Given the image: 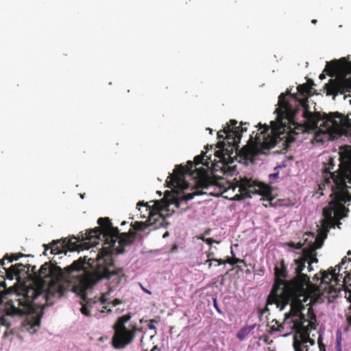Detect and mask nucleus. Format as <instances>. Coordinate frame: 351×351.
Instances as JSON below:
<instances>
[{"instance_id": "obj_1", "label": "nucleus", "mask_w": 351, "mask_h": 351, "mask_svg": "<svg viewBox=\"0 0 351 351\" xmlns=\"http://www.w3.org/2000/svg\"><path fill=\"white\" fill-rule=\"evenodd\" d=\"M97 270L85 272L77 284H73L70 280L75 271L84 269L86 256L80 257L74 261L71 265L62 269L60 266L51 262L45 263L40 269L35 273V286H29L23 289L22 293L14 291L10 293V298L6 301L8 314L15 315H27L23 322V327L32 332L40 326V318L35 315L37 310L45 305L51 306L67 292L81 291L91 287L99 280L106 276V273L101 264L106 261L99 258Z\"/></svg>"}, {"instance_id": "obj_2", "label": "nucleus", "mask_w": 351, "mask_h": 351, "mask_svg": "<svg viewBox=\"0 0 351 351\" xmlns=\"http://www.w3.org/2000/svg\"><path fill=\"white\" fill-rule=\"evenodd\" d=\"M298 93L303 98L300 99L296 94H289V99L281 93L278 97V107L276 109V121L271 122V126L279 130L284 140L282 145L287 151L297 136L308 130H315L320 124V130L326 132L327 125L325 123V112H312L308 105V97L313 95V88L309 84H303L297 87Z\"/></svg>"}, {"instance_id": "obj_3", "label": "nucleus", "mask_w": 351, "mask_h": 351, "mask_svg": "<svg viewBox=\"0 0 351 351\" xmlns=\"http://www.w3.org/2000/svg\"><path fill=\"white\" fill-rule=\"evenodd\" d=\"M237 121L231 119L227 123L226 126L217 132V138L227 140V143L224 141H219L217 144L219 150L215 152V156L221 159L231 161L234 158L239 156L241 158L246 160H252L254 157L260 154H264V150H269L279 143L283 142L281 134L279 130L275 127L269 128L267 125H261L259 123V129L264 128V130L260 133H257L254 138L252 135L250 136L247 144L239 149V143L241 141L239 128L235 127ZM282 147L284 146L282 145Z\"/></svg>"}, {"instance_id": "obj_4", "label": "nucleus", "mask_w": 351, "mask_h": 351, "mask_svg": "<svg viewBox=\"0 0 351 351\" xmlns=\"http://www.w3.org/2000/svg\"><path fill=\"white\" fill-rule=\"evenodd\" d=\"M338 169L334 170L335 167V159L330 157L328 162L324 163L322 169V181L319 184V190L322 191L327 185L330 188L332 199L328 205L324 208L322 215L328 221L333 217L341 219L343 213L346 210L345 204L351 199L348 189L351 186V148L348 147L339 153Z\"/></svg>"}, {"instance_id": "obj_5", "label": "nucleus", "mask_w": 351, "mask_h": 351, "mask_svg": "<svg viewBox=\"0 0 351 351\" xmlns=\"http://www.w3.org/2000/svg\"><path fill=\"white\" fill-rule=\"evenodd\" d=\"M97 223L99 225L93 229L88 230V234L85 236V239L93 240V244L96 245L99 243L98 240L101 239L102 236L104 241L102 249L97 254L95 258H86L87 265L93 267L95 263V269L97 270L100 265L98 259L103 258L106 261L101 264V267L105 269L104 273H106V276L104 279H110L114 277V285H118L121 283V278L125 276L123 273V269L117 267L114 263V259L110 255V248L113 247L117 241V235L119 234V230L117 227H114L110 219L108 217H100L97 220Z\"/></svg>"}, {"instance_id": "obj_6", "label": "nucleus", "mask_w": 351, "mask_h": 351, "mask_svg": "<svg viewBox=\"0 0 351 351\" xmlns=\"http://www.w3.org/2000/svg\"><path fill=\"white\" fill-rule=\"evenodd\" d=\"M324 71L332 78L325 84L324 89L327 96L335 97L338 95L351 93V60L350 56L339 60L326 62Z\"/></svg>"}, {"instance_id": "obj_7", "label": "nucleus", "mask_w": 351, "mask_h": 351, "mask_svg": "<svg viewBox=\"0 0 351 351\" xmlns=\"http://www.w3.org/2000/svg\"><path fill=\"white\" fill-rule=\"evenodd\" d=\"M204 155H198L194 158L193 162L189 160L184 166L182 165H177L173 172L167 178V186L171 189L176 187L181 189H187L189 184L185 180V176L189 175L193 179L197 180V188L208 189L209 186L213 184V182L208 176L206 169L202 167L199 168L195 167L194 170L192 169L194 166L201 164L208 167L209 162L208 161L204 162Z\"/></svg>"}, {"instance_id": "obj_8", "label": "nucleus", "mask_w": 351, "mask_h": 351, "mask_svg": "<svg viewBox=\"0 0 351 351\" xmlns=\"http://www.w3.org/2000/svg\"><path fill=\"white\" fill-rule=\"evenodd\" d=\"M171 204H175L176 208H179L180 202L178 200L168 201L167 199H162L160 201L156 200L154 202L153 208H151L148 205V203H144L143 202H139L137 204V206H143L145 207V213H148L147 219L143 221H135L131 223V226L133 228L134 231H144L145 228L149 226L156 223L158 218L163 217L164 214L162 212L169 211V206Z\"/></svg>"}, {"instance_id": "obj_9", "label": "nucleus", "mask_w": 351, "mask_h": 351, "mask_svg": "<svg viewBox=\"0 0 351 351\" xmlns=\"http://www.w3.org/2000/svg\"><path fill=\"white\" fill-rule=\"evenodd\" d=\"M301 282L295 284L296 280H290L293 282V286H291L290 291L291 296H293V301L290 311L285 314V322L289 318H293L295 315H304L302 311L304 309L306 303L310 298V295L307 291V287L310 283L309 277L302 276Z\"/></svg>"}, {"instance_id": "obj_10", "label": "nucleus", "mask_w": 351, "mask_h": 351, "mask_svg": "<svg viewBox=\"0 0 351 351\" xmlns=\"http://www.w3.org/2000/svg\"><path fill=\"white\" fill-rule=\"evenodd\" d=\"M131 319L130 313L118 317L113 326L114 330L112 337V345L115 349H123L130 344L135 338L136 332L141 331L136 324L131 325V329H128L125 324Z\"/></svg>"}, {"instance_id": "obj_11", "label": "nucleus", "mask_w": 351, "mask_h": 351, "mask_svg": "<svg viewBox=\"0 0 351 351\" xmlns=\"http://www.w3.org/2000/svg\"><path fill=\"white\" fill-rule=\"evenodd\" d=\"M234 186L239 189L240 194L235 195L232 200L240 201L247 197H251V194L259 193L268 197L271 195V190L267 186H262L252 179L239 177L234 179Z\"/></svg>"}, {"instance_id": "obj_12", "label": "nucleus", "mask_w": 351, "mask_h": 351, "mask_svg": "<svg viewBox=\"0 0 351 351\" xmlns=\"http://www.w3.org/2000/svg\"><path fill=\"white\" fill-rule=\"evenodd\" d=\"M325 123L327 134L330 135H346L351 136V119L349 114L345 116L338 112L325 114Z\"/></svg>"}, {"instance_id": "obj_13", "label": "nucleus", "mask_w": 351, "mask_h": 351, "mask_svg": "<svg viewBox=\"0 0 351 351\" xmlns=\"http://www.w3.org/2000/svg\"><path fill=\"white\" fill-rule=\"evenodd\" d=\"M278 286H273L267 297V304H275L280 311H283L287 304H292L293 296L289 287L293 286V282H289L285 288L278 289Z\"/></svg>"}, {"instance_id": "obj_14", "label": "nucleus", "mask_w": 351, "mask_h": 351, "mask_svg": "<svg viewBox=\"0 0 351 351\" xmlns=\"http://www.w3.org/2000/svg\"><path fill=\"white\" fill-rule=\"evenodd\" d=\"M88 234V231L85 233L82 232L77 237H73L75 241H72L71 239H63L64 246L65 247L66 251L69 250L70 252H80L84 250H88L90 247L93 246H95V244H93V240L90 241L89 239H85V236Z\"/></svg>"}, {"instance_id": "obj_15", "label": "nucleus", "mask_w": 351, "mask_h": 351, "mask_svg": "<svg viewBox=\"0 0 351 351\" xmlns=\"http://www.w3.org/2000/svg\"><path fill=\"white\" fill-rule=\"evenodd\" d=\"M137 237V233L132 230L128 232H120L117 235L118 246L116 244L113 247L110 248V255L112 257V253L116 252L117 254H122L125 252L124 247L133 244Z\"/></svg>"}, {"instance_id": "obj_16", "label": "nucleus", "mask_w": 351, "mask_h": 351, "mask_svg": "<svg viewBox=\"0 0 351 351\" xmlns=\"http://www.w3.org/2000/svg\"><path fill=\"white\" fill-rule=\"evenodd\" d=\"M320 283L326 284L329 289L330 292H334V289H337L340 285V274L336 273V267H330L327 271H320Z\"/></svg>"}, {"instance_id": "obj_17", "label": "nucleus", "mask_w": 351, "mask_h": 351, "mask_svg": "<svg viewBox=\"0 0 351 351\" xmlns=\"http://www.w3.org/2000/svg\"><path fill=\"white\" fill-rule=\"evenodd\" d=\"M274 275L275 281L273 286L278 285V289L285 288L287 284L290 282L285 280L288 277V270L283 258L275 265Z\"/></svg>"}, {"instance_id": "obj_18", "label": "nucleus", "mask_w": 351, "mask_h": 351, "mask_svg": "<svg viewBox=\"0 0 351 351\" xmlns=\"http://www.w3.org/2000/svg\"><path fill=\"white\" fill-rule=\"evenodd\" d=\"M30 265H23L22 263H16L12 265L8 269H6L5 277L6 279L12 280L16 278L19 280L22 276L29 273Z\"/></svg>"}, {"instance_id": "obj_19", "label": "nucleus", "mask_w": 351, "mask_h": 351, "mask_svg": "<svg viewBox=\"0 0 351 351\" xmlns=\"http://www.w3.org/2000/svg\"><path fill=\"white\" fill-rule=\"evenodd\" d=\"M291 322H292V325L290 326L291 330H295L297 333H299L300 335L301 334H307L310 333V328L308 326H304V323L307 322L304 315H295L293 318H291Z\"/></svg>"}, {"instance_id": "obj_20", "label": "nucleus", "mask_w": 351, "mask_h": 351, "mask_svg": "<svg viewBox=\"0 0 351 351\" xmlns=\"http://www.w3.org/2000/svg\"><path fill=\"white\" fill-rule=\"evenodd\" d=\"M306 261H307L303 254L300 258L294 260V263L296 265V267L295 268V273L296 276L292 280L298 279V281H296L295 284H299V282H301L300 280H302V276L308 277L306 274L302 273L306 267Z\"/></svg>"}, {"instance_id": "obj_21", "label": "nucleus", "mask_w": 351, "mask_h": 351, "mask_svg": "<svg viewBox=\"0 0 351 351\" xmlns=\"http://www.w3.org/2000/svg\"><path fill=\"white\" fill-rule=\"evenodd\" d=\"M309 335L310 334H307L306 332H305V334H301V335H300V340L298 339L296 335L293 337V346L295 351H303L302 346L307 343H309L311 345L315 344V341L311 339Z\"/></svg>"}, {"instance_id": "obj_22", "label": "nucleus", "mask_w": 351, "mask_h": 351, "mask_svg": "<svg viewBox=\"0 0 351 351\" xmlns=\"http://www.w3.org/2000/svg\"><path fill=\"white\" fill-rule=\"evenodd\" d=\"M49 245L51 253L53 254H59L62 252L66 253L65 247L64 246L63 239L53 240L49 243Z\"/></svg>"}, {"instance_id": "obj_23", "label": "nucleus", "mask_w": 351, "mask_h": 351, "mask_svg": "<svg viewBox=\"0 0 351 351\" xmlns=\"http://www.w3.org/2000/svg\"><path fill=\"white\" fill-rule=\"evenodd\" d=\"M302 254L306 259V262L308 263L309 270L311 269V264L313 263H317L318 260L316 257V252L314 249H309L304 247L302 249Z\"/></svg>"}, {"instance_id": "obj_24", "label": "nucleus", "mask_w": 351, "mask_h": 351, "mask_svg": "<svg viewBox=\"0 0 351 351\" xmlns=\"http://www.w3.org/2000/svg\"><path fill=\"white\" fill-rule=\"evenodd\" d=\"M306 235L311 237V240L308 244L307 248L314 249V250L315 251L317 249L322 247L324 243V240L322 237H315V234L312 232H308L306 234Z\"/></svg>"}, {"instance_id": "obj_25", "label": "nucleus", "mask_w": 351, "mask_h": 351, "mask_svg": "<svg viewBox=\"0 0 351 351\" xmlns=\"http://www.w3.org/2000/svg\"><path fill=\"white\" fill-rule=\"evenodd\" d=\"M336 270L338 269V273L343 271L346 275L348 273H351V258H347L345 256L342 258L340 264L336 265Z\"/></svg>"}, {"instance_id": "obj_26", "label": "nucleus", "mask_w": 351, "mask_h": 351, "mask_svg": "<svg viewBox=\"0 0 351 351\" xmlns=\"http://www.w3.org/2000/svg\"><path fill=\"white\" fill-rule=\"evenodd\" d=\"M101 280H99L98 282H95L94 285H91V287H88L87 289H84V290L81 291H76L75 293H77V294H80L81 295V297H82V299L83 300V302H90V306L92 308H93V306L98 304V299H97V297H94L93 298H88V296H87V294L86 293V291L88 289H92L96 284H97Z\"/></svg>"}, {"instance_id": "obj_27", "label": "nucleus", "mask_w": 351, "mask_h": 351, "mask_svg": "<svg viewBox=\"0 0 351 351\" xmlns=\"http://www.w3.org/2000/svg\"><path fill=\"white\" fill-rule=\"evenodd\" d=\"M340 279H341L340 285H339L337 289H334V292H335V293L339 292L342 289L346 291V288L348 289L347 284L350 283L351 282V273H348L346 275H345L344 276H343L342 274H340Z\"/></svg>"}, {"instance_id": "obj_28", "label": "nucleus", "mask_w": 351, "mask_h": 351, "mask_svg": "<svg viewBox=\"0 0 351 351\" xmlns=\"http://www.w3.org/2000/svg\"><path fill=\"white\" fill-rule=\"evenodd\" d=\"M9 257H10V256H9V254H6L3 256V258H1V259L0 260V265H1L5 271H6V269H7L6 267H4V265H5V260H8V261H9V259H10V258H9ZM5 273H6V271H5L4 274H5ZM5 279H6L5 274H3V275H1V274H0V286H1V287H5L6 285H5V282H4V280H5Z\"/></svg>"}, {"instance_id": "obj_29", "label": "nucleus", "mask_w": 351, "mask_h": 351, "mask_svg": "<svg viewBox=\"0 0 351 351\" xmlns=\"http://www.w3.org/2000/svg\"><path fill=\"white\" fill-rule=\"evenodd\" d=\"M10 293L11 291L7 293H0V305L4 304V311L5 312L6 315H14L13 314H8L7 308H6V301L10 298Z\"/></svg>"}, {"instance_id": "obj_30", "label": "nucleus", "mask_w": 351, "mask_h": 351, "mask_svg": "<svg viewBox=\"0 0 351 351\" xmlns=\"http://www.w3.org/2000/svg\"><path fill=\"white\" fill-rule=\"evenodd\" d=\"M199 188L197 187V183L195 184V191L193 193H187L183 196V199L186 202L189 201L192 199L196 195H202L204 193L199 191L198 189Z\"/></svg>"}, {"instance_id": "obj_31", "label": "nucleus", "mask_w": 351, "mask_h": 351, "mask_svg": "<svg viewBox=\"0 0 351 351\" xmlns=\"http://www.w3.org/2000/svg\"><path fill=\"white\" fill-rule=\"evenodd\" d=\"M226 262H228V264H230L231 265H235L237 263H243L245 266H247V264L243 259H241L237 257H228L226 259Z\"/></svg>"}, {"instance_id": "obj_32", "label": "nucleus", "mask_w": 351, "mask_h": 351, "mask_svg": "<svg viewBox=\"0 0 351 351\" xmlns=\"http://www.w3.org/2000/svg\"><path fill=\"white\" fill-rule=\"evenodd\" d=\"M91 308H92V307L90 306V302H86L84 304H82V306L80 311L83 315H84L86 316H90V311Z\"/></svg>"}, {"instance_id": "obj_33", "label": "nucleus", "mask_w": 351, "mask_h": 351, "mask_svg": "<svg viewBox=\"0 0 351 351\" xmlns=\"http://www.w3.org/2000/svg\"><path fill=\"white\" fill-rule=\"evenodd\" d=\"M289 319H288L285 322V319H284L283 322H282V323H280V324L279 323V322H278V320H276V319H273V320L271 321V324H272V323H274L275 324H277L278 326H276V330H277V331H278V332H282V331H283V330H284V326H285L286 324H288V323H289ZM291 323H292V322H291V321H290V322H289V324H291Z\"/></svg>"}, {"instance_id": "obj_34", "label": "nucleus", "mask_w": 351, "mask_h": 351, "mask_svg": "<svg viewBox=\"0 0 351 351\" xmlns=\"http://www.w3.org/2000/svg\"><path fill=\"white\" fill-rule=\"evenodd\" d=\"M249 330L247 328H243L237 332V337L240 341H243L245 338Z\"/></svg>"}, {"instance_id": "obj_35", "label": "nucleus", "mask_w": 351, "mask_h": 351, "mask_svg": "<svg viewBox=\"0 0 351 351\" xmlns=\"http://www.w3.org/2000/svg\"><path fill=\"white\" fill-rule=\"evenodd\" d=\"M237 123L235 125V127L239 129L238 132H239V136L241 137L242 133L247 131V125H248L249 123L247 122L241 121L239 126H237Z\"/></svg>"}, {"instance_id": "obj_36", "label": "nucleus", "mask_w": 351, "mask_h": 351, "mask_svg": "<svg viewBox=\"0 0 351 351\" xmlns=\"http://www.w3.org/2000/svg\"><path fill=\"white\" fill-rule=\"evenodd\" d=\"M346 318L348 326L345 328L344 330L348 332L351 328V311H346Z\"/></svg>"}, {"instance_id": "obj_37", "label": "nucleus", "mask_w": 351, "mask_h": 351, "mask_svg": "<svg viewBox=\"0 0 351 351\" xmlns=\"http://www.w3.org/2000/svg\"><path fill=\"white\" fill-rule=\"evenodd\" d=\"M9 256H10V257H9L10 258L9 263H12L14 261H17V260H19L21 257L26 256V255H25L24 254H23L21 252L16 253V254H12L10 255L9 254Z\"/></svg>"}, {"instance_id": "obj_38", "label": "nucleus", "mask_w": 351, "mask_h": 351, "mask_svg": "<svg viewBox=\"0 0 351 351\" xmlns=\"http://www.w3.org/2000/svg\"><path fill=\"white\" fill-rule=\"evenodd\" d=\"M0 325L6 326L8 328L10 327V323L8 319L5 315H2L0 317Z\"/></svg>"}, {"instance_id": "obj_39", "label": "nucleus", "mask_w": 351, "mask_h": 351, "mask_svg": "<svg viewBox=\"0 0 351 351\" xmlns=\"http://www.w3.org/2000/svg\"><path fill=\"white\" fill-rule=\"evenodd\" d=\"M214 255H215V253L213 252H211V251H209L207 253L208 260L206 261V262L207 263H209V267L211 266V262L213 261V259H215V258H213Z\"/></svg>"}, {"instance_id": "obj_40", "label": "nucleus", "mask_w": 351, "mask_h": 351, "mask_svg": "<svg viewBox=\"0 0 351 351\" xmlns=\"http://www.w3.org/2000/svg\"><path fill=\"white\" fill-rule=\"evenodd\" d=\"M304 245V243H302L301 242H298L297 243H294L293 242H291L289 243V245L291 247H293L295 249H301L302 246Z\"/></svg>"}, {"instance_id": "obj_41", "label": "nucleus", "mask_w": 351, "mask_h": 351, "mask_svg": "<svg viewBox=\"0 0 351 351\" xmlns=\"http://www.w3.org/2000/svg\"><path fill=\"white\" fill-rule=\"evenodd\" d=\"M317 342H318V345H319L320 351H326L325 345L322 342V335L319 336Z\"/></svg>"}, {"instance_id": "obj_42", "label": "nucleus", "mask_w": 351, "mask_h": 351, "mask_svg": "<svg viewBox=\"0 0 351 351\" xmlns=\"http://www.w3.org/2000/svg\"><path fill=\"white\" fill-rule=\"evenodd\" d=\"M29 272L32 273L34 279V286H35V273H37L36 271V266H30Z\"/></svg>"}, {"instance_id": "obj_43", "label": "nucleus", "mask_w": 351, "mask_h": 351, "mask_svg": "<svg viewBox=\"0 0 351 351\" xmlns=\"http://www.w3.org/2000/svg\"><path fill=\"white\" fill-rule=\"evenodd\" d=\"M157 321L155 320V319H150L149 320V322L148 324V328L150 329V330H156V326H154V324L153 323H156Z\"/></svg>"}, {"instance_id": "obj_44", "label": "nucleus", "mask_w": 351, "mask_h": 351, "mask_svg": "<svg viewBox=\"0 0 351 351\" xmlns=\"http://www.w3.org/2000/svg\"><path fill=\"white\" fill-rule=\"evenodd\" d=\"M98 299V302L100 303L101 304H106L107 300L106 298H105V295L104 294H101V297L99 298H97Z\"/></svg>"}, {"instance_id": "obj_45", "label": "nucleus", "mask_w": 351, "mask_h": 351, "mask_svg": "<svg viewBox=\"0 0 351 351\" xmlns=\"http://www.w3.org/2000/svg\"><path fill=\"white\" fill-rule=\"evenodd\" d=\"M204 242H206L209 245H211L214 243H219V241L212 238H207L206 240H204Z\"/></svg>"}, {"instance_id": "obj_46", "label": "nucleus", "mask_w": 351, "mask_h": 351, "mask_svg": "<svg viewBox=\"0 0 351 351\" xmlns=\"http://www.w3.org/2000/svg\"><path fill=\"white\" fill-rule=\"evenodd\" d=\"M121 303H122L121 300L120 299H119V298H115V299H114V300L111 302V304H112V305L113 306H117V305H119V304H121Z\"/></svg>"}, {"instance_id": "obj_47", "label": "nucleus", "mask_w": 351, "mask_h": 351, "mask_svg": "<svg viewBox=\"0 0 351 351\" xmlns=\"http://www.w3.org/2000/svg\"><path fill=\"white\" fill-rule=\"evenodd\" d=\"M213 261L217 262L219 265H224V264L228 263V262H226V259L223 260V259H221V258H219H219H215V259H213Z\"/></svg>"}, {"instance_id": "obj_48", "label": "nucleus", "mask_w": 351, "mask_h": 351, "mask_svg": "<svg viewBox=\"0 0 351 351\" xmlns=\"http://www.w3.org/2000/svg\"><path fill=\"white\" fill-rule=\"evenodd\" d=\"M213 306L215 307V308L217 310V311L219 313H221V309L219 308V306H218V304H217V301L216 299H214L213 300Z\"/></svg>"}, {"instance_id": "obj_49", "label": "nucleus", "mask_w": 351, "mask_h": 351, "mask_svg": "<svg viewBox=\"0 0 351 351\" xmlns=\"http://www.w3.org/2000/svg\"><path fill=\"white\" fill-rule=\"evenodd\" d=\"M307 326L309 327L310 330L315 329V326H316L315 322H313V321L308 322V324Z\"/></svg>"}, {"instance_id": "obj_50", "label": "nucleus", "mask_w": 351, "mask_h": 351, "mask_svg": "<svg viewBox=\"0 0 351 351\" xmlns=\"http://www.w3.org/2000/svg\"><path fill=\"white\" fill-rule=\"evenodd\" d=\"M306 84H309L310 86L313 87V86H315V84H314V82L313 80L311 79H308L307 80V82L306 83Z\"/></svg>"}, {"instance_id": "obj_51", "label": "nucleus", "mask_w": 351, "mask_h": 351, "mask_svg": "<svg viewBox=\"0 0 351 351\" xmlns=\"http://www.w3.org/2000/svg\"><path fill=\"white\" fill-rule=\"evenodd\" d=\"M269 328H270V330H269V332H271V333H272V332H274V331H277V330H276V326H275V325H271V326H269Z\"/></svg>"}, {"instance_id": "obj_52", "label": "nucleus", "mask_w": 351, "mask_h": 351, "mask_svg": "<svg viewBox=\"0 0 351 351\" xmlns=\"http://www.w3.org/2000/svg\"><path fill=\"white\" fill-rule=\"evenodd\" d=\"M137 208H138V210L141 212V218H145L146 217V214L143 213H145V210L141 211V208H138V206H137Z\"/></svg>"}, {"instance_id": "obj_53", "label": "nucleus", "mask_w": 351, "mask_h": 351, "mask_svg": "<svg viewBox=\"0 0 351 351\" xmlns=\"http://www.w3.org/2000/svg\"><path fill=\"white\" fill-rule=\"evenodd\" d=\"M324 73H326L327 74V73L324 71L323 73H321L319 76V78L322 80L326 78V75Z\"/></svg>"}, {"instance_id": "obj_54", "label": "nucleus", "mask_w": 351, "mask_h": 351, "mask_svg": "<svg viewBox=\"0 0 351 351\" xmlns=\"http://www.w3.org/2000/svg\"><path fill=\"white\" fill-rule=\"evenodd\" d=\"M346 291H348L350 293L348 297L347 298V300L349 301L350 302H351V291H350L348 289L346 288Z\"/></svg>"}, {"instance_id": "obj_55", "label": "nucleus", "mask_w": 351, "mask_h": 351, "mask_svg": "<svg viewBox=\"0 0 351 351\" xmlns=\"http://www.w3.org/2000/svg\"><path fill=\"white\" fill-rule=\"evenodd\" d=\"M336 343H339V345H341V336L339 337H337V339H336Z\"/></svg>"}, {"instance_id": "obj_56", "label": "nucleus", "mask_w": 351, "mask_h": 351, "mask_svg": "<svg viewBox=\"0 0 351 351\" xmlns=\"http://www.w3.org/2000/svg\"><path fill=\"white\" fill-rule=\"evenodd\" d=\"M302 349H303V351H308V347L306 344H304V346H302Z\"/></svg>"}, {"instance_id": "obj_57", "label": "nucleus", "mask_w": 351, "mask_h": 351, "mask_svg": "<svg viewBox=\"0 0 351 351\" xmlns=\"http://www.w3.org/2000/svg\"><path fill=\"white\" fill-rule=\"evenodd\" d=\"M335 348L337 351H341V345H339V343H336Z\"/></svg>"}, {"instance_id": "obj_58", "label": "nucleus", "mask_w": 351, "mask_h": 351, "mask_svg": "<svg viewBox=\"0 0 351 351\" xmlns=\"http://www.w3.org/2000/svg\"><path fill=\"white\" fill-rule=\"evenodd\" d=\"M150 351H160V349L158 348L157 346H154Z\"/></svg>"}, {"instance_id": "obj_59", "label": "nucleus", "mask_w": 351, "mask_h": 351, "mask_svg": "<svg viewBox=\"0 0 351 351\" xmlns=\"http://www.w3.org/2000/svg\"><path fill=\"white\" fill-rule=\"evenodd\" d=\"M206 239H207V238H206V237H204V235H201V236L198 237V239H200V240H202V241H204V240H206Z\"/></svg>"}, {"instance_id": "obj_60", "label": "nucleus", "mask_w": 351, "mask_h": 351, "mask_svg": "<svg viewBox=\"0 0 351 351\" xmlns=\"http://www.w3.org/2000/svg\"><path fill=\"white\" fill-rule=\"evenodd\" d=\"M107 311L108 312H110V311H111V310H110V309H108V308H107V306H103V309L101 310V312H104V311Z\"/></svg>"}, {"instance_id": "obj_61", "label": "nucleus", "mask_w": 351, "mask_h": 351, "mask_svg": "<svg viewBox=\"0 0 351 351\" xmlns=\"http://www.w3.org/2000/svg\"><path fill=\"white\" fill-rule=\"evenodd\" d=\"M43 246H44V247H45V251H47V250H48L49 249H50V247H49V246H50V245H49V244H47H47H44V245H43Z\"/></svg>"}, {"instance_id": "obj_62", "label": "nucleus", "mask_w": 351, "mask_h": 351, "mask_svg": "<svg viewBox=\"0 0 351 351\" xmlns=\"http://www.w3.org/2000/svg\"><path fill=\"white\" fill-rule=\"evenodd\" d=\"M278 173H276L270 174V175H269V177H270V178H276V177H278Z\"/></svg>"}, {"instance_id": "obj_63", "label": "nucleus", "mask_w": 351, "mask_h": 351, "mask_svg": "<svg viewBox=\"0 0 351 351\" xmlns=\"http://www.w3.org/2000/svg\"><path fill=\"white\" fill-rule=\"evenodd\" d=\"M317 279V280H319L320 278L318 277L317 274L315 275V276L313 277V280H315Z\"/></svg>"}, {"instance_id": "obj_64", "label": "nucleus", "mask_w": 351, "mask_h": 351, "mask_svg": "<svg viewBox=\"0 0 351 351\" xmlns=\"http://www.w3.org/2000/svg\"><path fill=\"white\" fill-rule=\"evenodd\" d=\"M210 233V230H207L204 232V234H208Z\"/></svg>"}]
</instances>
